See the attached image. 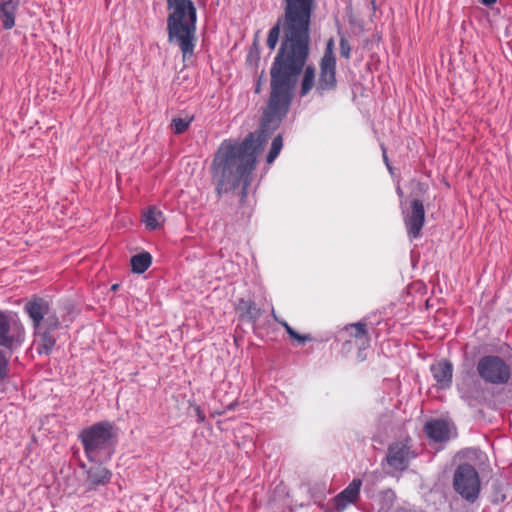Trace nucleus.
Listing matches in <instances>:
<instances>
[{
  "mask_svg": "<svg viewBox=\"0 0 512 512\" xmlns=\"http://www.w3.org/2000/svg\"><path fill=\"white\" fill-rule=\"evenodd\" d=\"M24 310L33 322L34 329L44 327L42 320L50 310L49 303L43 298H34L25 304Z\"/></svg>",
  "mask_w": 512,
  "mask_h": 512,
  "instance_id": "9d476101",
  "label": "nucleus"
},
{
  "mask_svg": "<svg viewBox=\"0 0 512 512\" xmlns=\"http://www.w3.org/2000/svg\"><path fill=\"white\" fill-rule=\"evenodd\" d=\"M118 287H119V285H118V284H114V285L111 287V289H112L113 291H116V290L118 289Z\"/></svg>",
  "mask_w": 512,
  "mask_h": 512,
  "instance_id": "2f4dec72",
  "label": "nucleus"
},
{
  "mask_svg": "<svg viewBox=\"0 0 512 512\" xmlns=\"http://www.w3.org/2000/svg\"><path fill=\"white\" fill-rule=\"evenodd\" d=\"M236 310L241 319L248 322H255L260 317V310L253 301L248 299H240L236 305Z\"/></svg>",
  "mask_w": 512,
  "mask_h": 512,
  "instance_id": "dca6fc26",
  "label": "nucleus"
},
{
  "mask_svg": "<svg viewBox=\"0 0 512 512\" xmlns=\"http://www.w3.org/2000/svg\"><path fill=\"white\" fill-rule=\"evenodd\" d=\"M131 267L134 273H144L152 262V257L148 252H142L140 254L134 255L131 260Z\"/></svg>",
  "mask_w": 512,
  "mask_h": 512,
  "instance_id": "a211bd4d",
  "label": "nucleus"
},
{
  "mask_svg": "<svg viewBox=\"0 0 512 512\" xmlns=\"http://www.w3.org/2000/svg\"><path fill=\"white\" fill-rule=\"evenodd\" d=\"M193 117L192 116H186L184 118L182 117H175L171 121V129L175 134H181L184 131L187 130L190 123L192 122Z\"/></svg>",
  "mask_w": 512,
  "mask_h": 512,
  "instance_id": "6ab92c4d",
  "label": "nucleus"
},
{
  "mask_svg": "<svg viewBox=\"0 0 512 512\" xmlns=\"http://www.w3.org/2000/svg\"><path fill=\"white\" fill-rule=\"evenodd\" d=\"M404 222L410 237L417 238L420 236L425 222V210L420 200L415 199L412 201L411 211L404 216Z\"/></svg>",
  "mask_w": 512,
  "mask_h": 512,
  "instance_id": "6e6552de",
  "label": "nucleus"
},
{
  "mask_svg": "<svg viewBox=\"0 0 512 512\" xmlns=\"http://www.w3.org/2000/svg\"><path fill=\"white\" fill-rule=\"evenodd\" d=\"M497 0H481V3L485 6H491L493 5L494 3H496Z\"/></svg>",
  "mask_w": 512,
  "mask_h": 512,
  "instance_id": "cd10ccee",
  "label": "nucleus"
},
{
  "mask_svg": "<svg viewBox=\"0 0 512 512\" xmlns=\"http://www.w3.org/2000/svg\"><path fill=\"white\" fill-rule=\"evenodd\" d=\"M55 342V338L50 335V332L45 327L35 329V344L39 354L49 355L54 348Z\"/></svg>",
  "mask_w": 512,
  "mask_h": 512,
  "instance_id": "f8f14e48",
  "label": "nucleus"
},
{
  "mask_svg": "<svg viewBox=\"0 0 512 512\" xmlns=\"http://www.w3.org/2000/svg\"><path fill=\"white\" fill-rule=\"evenodd\" d=\"M351 327L355 329V332H354V337L356 338H361L363 336H365L367 334V331H366V324L365 323H355V324H351Z\"/></svg>",
  "mask_w": 512,
  "mask_h": 512,
  "instance_id": "5701e85b",
  "label": "nucleus"
},
{
  "mask_svg": "<svg viewBox=\"0 0 512 512\" xmlns=\"http://www.w3.org/2000/svg\"><path fill=\"white\" fill-rule=\"evenodd\" d=\"M197 413H198V417L200 420H203L204 419V416L200 413L199 411V408L196 409Z\"/></svg>",
  "mask_w": 512,
  "mask_h": 512,
  "instance_id": "c756f323",
  "label": "nucleus"
},
{
  "mask_svg": "<svg viewBox=\"0 0 512 512\" xmlns=\"http://www.w3.org/2000/svg\"><path fill=\"white\" fill-rule=\"evenodd\" d=\"M42 325H44L46 330L48 332H50V330H55L60 326V321H59L57 315L55 313L51 312V309H50L48 314H46L44 319L42 320Z\"/></svg>",
  "mask_w": 512,
  "mask_h": 512,
  "instance_id": "aec40b11",
  "label": "nucleus"
},
{
  "mask_svg": "<svg viewBox=\"0 0 512 512\" xmlns=\"http://www.w3.org/2000/svg\"><path fill=\"white\" fill-rule=\"evenodd\" d=\"M453 487L465 500L474 502L481 487L477 470L470 464L459 465L454 472Z\"/></svg>",
  "mask_w": 512,
  "mask_h": 512,
  "instance_id": "20e7f679",
  "label": "nucleus"
},
{
  "mask_svg": "<svg viewBox=\"0 0 512 512\" xmlns=\"http://www.w3.org/2000/svg\"><path fill=\"white\" fill-rule=\"evenodd\" d=\"M425 432L427 435L438 442L449 439V427L447 422L443 420H432L426 423Z\"/></svg>",
  "mask_w": 512,
  "mask_h": 512,
  "instance_id": "ddd939ff",
  "label": "nucleus"
},
{
  "mask_svg": "<svg viewBox=\"0 0 512 512\" xmlns=\"http://www.w3.org/2000/svg\"><path fill=\"white\" fill-rule=\"evenodd\" d=\"M18 8V1L2 0L0 2V20L5 29H11L15 25V12Z\"/></svg>",
  "mask_w": 512,
  "mask_h": 512,
  "instance_id": "4468645a",
  "label": "nucleus"
},
{
  "mask_svg": "<svg viewBox=\"0 0 512 512\" xmlns=\"http://www.w3.org/2000/svg\"><path fill=\"white\" fill-rule=\"evenodd\" d=\"M284 17L270 29L267 46L274 49L283 36L270 68V96L263 113L261 131L257 137L250 133L242 142L224 140L212 162V176L218 194L241 189V202L251 183L257 154L270 134L287 114L299 76L300 96H306L314 87L323 96L336 88V59H321L320 73L315 82V68L306 65L310 54V18L314 0H284Z\"/></svg>",
  "mask_w": 512,
  "mask_h": 512,
  "instance_id": "f257e3e1",
  "label": "nucleus"
},
{
  "mask_svg": "<svg viewBox=\"0 0 512 512\" xmlns=\"http://www.w3.org/2000/svg\"><path fill=\"white\" fill-rule=\"evenodd\" d=\"M416 454L404 442H395L389 445L385 461L394 471H404Z\"/></svg>",
  "mask_w": 512,
  "mask_h": 512,
  "instance_id": "0eeeda50",
  "label": "nucleus"
},
{
  "mask_svg": "<svg viewBox=\"0 0 512 512\" xmlns=\"http://www.w3.org/2000/svg\"><path fill=\"white\" fill-rule=\"evenodd\" d=\"M431 372L436 382L442 387H448L452 379V366L449 362L441 361L431 366Z\"/></svg>",
  "mask_w": 512,
  "mask_h": 512,
  "instance_id": "2eb2a0df",
  "label": "nucleus"
},
{
  "mask_svg": "<svg viewBox=\"0 0 512 512\" xmlns=\"http://www.w3.org/2000/svg\"><path fill=\"white\" fill-rule=\"evenodd\" d=\"M333 45H334L333 40L330 39L327 43V47H326L325 53L322 58H326L327 56H330L331 58H335L334 54H333Z\"/></svg>",
  "mask_w": 512,
  "mask_h": 512,
  "instance_id": "a878e982",
  "label": "nucleus"
},
{
  "mask_svg": "<svg viewBox=\"0 0 512 512\" xmlns=\"http://www.w3.org/2000/svg\"><path fill=\"white\" fill-rule=\"evenodd\" d=\"M481 378L492 384H502L510 377L509 366L498 356H485L477 364Z\"/></svg>",
  "mask_w": 512,
  "mask_h": 512,
  "instance_id": "423d86ee",
  "label": "nucleus"
},
{
  "mask_svg": "<svg viewBox=\"0 0 512 512\" xmlns=\"http://www.w3.org/2000/svg\"><path fill=\"white\" fill-rule=\"evenodd\" d=\"M397 193H398L399 195H401V194H402V191H401V189H400V188H398V189H397Z\"/></svg>",
  "mask_w": 512,
  "mask_h": 512,
  "instance_id": "473e14b6",
  "label": "nucleus"
},
{
  "mask_svg": "<svg viewBox=\"0 0 512 512\" xmlns=\"http://www.w3.org/2000/svg\"><path fill=\"white\" fill-rule=\"evenodd\" d=\"M24 341V328L19 319L0 312V346L9 351L18 348Z\"/></svg>",
  "mask_w": 512,
  "mask_h": 512,
  "instance_id": "39448f33",
  "label": "nucleus"
},
{
  "mask_svg": "<svg viewBox=\"0 0 512 512\" xmlns=\"http://www.w3.org/2000/svg\"><path fill=\"white\" fill-rule=\"evenodd\" d=\"M350 51H351V47H350L349 42L345 38L342 37L340 39V54H341V56L348 59L350 57Z\"/></svg>",
  "mask_w": 512,
  "mask_h": 512,
  "instance_id": "b1692460",
  "label": "nucleus"
},
{
  "mask_svg": "<svg viewBox=\"0 0 512 512\" xmlns=\"http://www.w3.org/2000/svg\"><path fill=\"white\" fill-rule=\"evenodd\" d=\"M282 146H283V141H282V136L281 135H277L273 141H272V144H271V147L273 149H276L278 150L279 152L281 151L282 149Z\"/></svg>",
  "mask_w": 512,
  "mask_h": 512,
  "instance_id": "393cba45",
  "label": "nucleus"
},
{
  "mask_svg": "<svg viewBox=\"0 0 512 512\" xmlns=\"http://www.w3.org/2000/svg\"><path fill=\"white\" fill-rule=\"evenodd\" d=\"M383 158H384V161H385L388 169L391 171L392 169H391V166L389 165L388 158H387V155H386V151H385L384 148H383Z\"/></svg>",
  "mask_w": 512,
  "mask_h": 512,
  "instance_id": "c85d7f7f",
  "label": "nucleus"
},
{
  "mask_svg": "<svg viewBox=\"0 0 512 512\" xmlns=\"http://www.w3.org/2000/svg\"><path fill=\"white\" fill-rule=\"evenodd\" d=\"M117 437V428L108 421L96 423L82 430L79 435L85 454L91 461H96L101 452L110 456Z\"/></svg>",
  "mask_w": 512,
  "mask_h": 512,
  "instance_id": "7ed1b4c3",
  "label": "nucleus"
},
{
  "mask_svg": "<svg viewBox=\"0 0 512 512\" xmlns=\"http://www.w3.org/2000/svg\"><path fill=\"white\" fill-rule=\"evenodd\" d=\"M286 329L287 333L289 334V336L295 340H297L298 342L300 343H305L307 340L310 339L309 336L307 335H300L298 334L295 330H293L287 322L285 321H279Z\"/></svg>",
  "mask_w": 512,
  "mask_h": 512,
  "instance_id": "4be33fe9",
  "label": "nucleus"
},
{
  "mask_svg": "<svg viewBox=\"0 0 512 512\" xmlns=\"http://www.w3.org/2000/svg\"><path fill=\"white\" fill-rule=\"evenodd\" d=\"M9 357L0 350V382L8 376Z\"/></svg>",
  "mask_w": 512,
  "mask_h": 512,
  "instance_id": "412c9836",
  "label": "nucleus"
},
{
  "mask_svg": "<svg viewBox=\"0 0 512 512\" xmlns=\"http://www.w3.org/2000/svg\"><path fill=\"white\" fill-rule=\"evenodd\" d=\"M167 8L169 41L178 45L183 61L190 63L195 47L196 8L191 0H167Z\"/></svg>",
  "mask_w": 512,
  "mask_h": 512,
  "instance_id": "f03ea898",
  "label": "nucleus"
},
{
  "mask_svg": "<svg viewBox=\"0 0 512 512\" xmlns=\"http://www.w3.org/2000/svg\"><path fill=\"white\" fill-rule=\"evenodd\" d=\"M260 89H261V85H260V83H258V85H257V87H256L255 92H256V93H259V92H260Z\"/></svg>",
  "mask_w": 512,
  "mask_h": 512,
  "instance_id": "7c9ffc66",
  "label": "nucleus"
},
{
  "mask_svg": "<svg viewBox=\"0 0 512 512\" xmlns=\"http://www.w3.org/2000/svg\"><path fill=\"white\" fill-rule=\"evenodd\" d=\"M112 473L104 466L98 464L86 471L84 484L87 491L97 490L99 486L109 483Z\"/></svg>",
  "mask_w": 512,
  "mask_h": 512,
  "instance_id": "1a4fd4ad",
  "label": "nucleus"
},
{
  "mask_svg": "<svg viewBox=\"0 0 512 512\" xmlns=\"http://www.w3.org/2000/svg\"><path fill=\"white\" fill-rule=\"evenodd\" d=\"M143 222L148 229L154 230L161 227L164 222V217L162 212L156 207H150L143 214Z\"/></svg>",
  "mask_w": 512,
  "mask_h": 512,
  "instance_id": "f3484780",
  "label": "nucleus"
},
{
  "mask_svg": "<svg viewBox=\"0 0 512 512\" xmlns=\"http://www.w3.org/2000/svg\"><path fill=\"white\" fill-rule=\"evenodd\" d=\"M361 485L360 479H354L346 489L338 494L334 499L336 510L343 511L349 504L354 503L359 496Z\"/></svg>",
  "mask_w": 512,
  "mask_h": 512,
  "instance_id": "9b49d317",
  "label": "nucleus"
},
{
  "mask_svg": "<svg viewBox=\"0 0 512 512\" xmlns=\"http://www.w3.org/2000/svg\"><path fill=\"white\" fill-rule=\"evenodd\" d=\"M279 153H280V152H279L278 150L273 149V148L271 147V149H270V151H269V154H268V156H267V162H268L269 164L273 163V161L277 158V156L279 155Z\"/></svg>",
  "mask_w": 512,
  "mask_h": 512,
  "instance_id": "bb28decb",
  "label": "nucleus"
}]
</instances>
